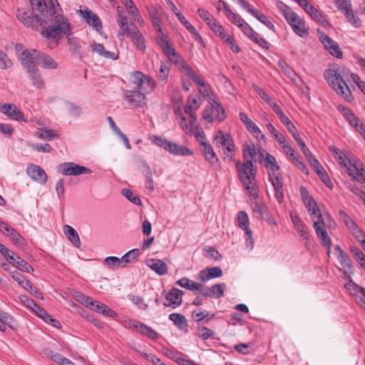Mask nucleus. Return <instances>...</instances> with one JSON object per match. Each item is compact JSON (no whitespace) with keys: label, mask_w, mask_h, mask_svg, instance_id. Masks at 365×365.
<instances>
[{"label":"nucleus","mask_w":365,"mask_h":365,"mask_svg":"<svg viewBox=\"0 0 365 365\" xmlns=\"http://www.w3.org/2000/svg\"><path fill=\"white\" fill-rule=\"evenodd\" d=\"M38 317L41 318L44 322L48 317H51V315L42 307H41L38 304H36L34 309H31Z\"/></svg>","instance_id":"60"},{"label":"nucleus","mask_w":365,"mask_h":365,"mask_svg":"<svg viewBox=\"0 0 365 365\" xmlns=\"http://www.w3.org/2000/svg\"><path fill=\"white\" fill-rule=\"evenodd\" d=\"M238 226L245 232L251 230L249 228V217L245 211H240L237 215Z\"/></svg>","instance_id":"45"},{"label":"nucleus","mask_w":365,"mask_h":365,"mask_svg":"<svg viewBox=\"0 0 365 365\" xmlns=\"http://www.w3.org/2000/svg\"><path fill=\"white\" fill-rule=\"evenodd\" d=\"M150 262V264H148V266L159 275H164L168 273L167 264L163 260L152 259Z\"/></svg>","instance_id":"32"},{"label":"nucleus","mask_w":365,"mask_h":365,"mask_svg":"<svg viewBox=\"0 0 365 365\" xmlns=\"http://www.w3.org/2000/svg\"><path fill=\"white\" fill-rule=\"evenodd\" d=\"M124 96L130 106L133 108L143 107L146 105L145 93L137 90H126Z\"/></svg>","instance_id":"10"},{"label":"nucleus","mask_w":365,"mask_h":365,"mask_svg":"<svg viewBox=\"0 0 365 365\" xmlns=\"http://www.w3.org/2000/svg\"><path fill=\"white\" fill-rule=\"evenodd\" d=\"M242 31L247 35L251 40L255 38V36H257V33L255 32L250 26L245 22L244 24H241V27L240 28Z\"/></svg>","instance_id":"61"},{"label":"nucleus","mask_w":365,"mask_h":365,"mask_svg":"<svg viewBox=\"0 0 365 365\" xmlns=\"http://www.w3.org/2000/svg\"><path fill=\"white\" fill-rule=\"evenodd\" d=\"M197 334L200 338L202 339H207L210 337L213 336L215 332L205 327L199 326L197 328Z\"/></svg>","instance_id":"55"},{"label":"nucleus","mask_w":365,"mask_h":365,"mask_svg":"<svg viewBox=\"0 0 365 365\" xmlns=\"http://www.w3.org/2000/svg\"><path fill=\"white\" fill-rule=\"evenodd\" d=\"M338 109L352 126L354 123L359 122V119L349 108L339 106Z\"/></svg>","instance_id":"43"},{"label":"nucleus","mask_w":365,"mask_h":365,"mask_svg":"<svg viewBox=\"0 0 365 365\" xmlns=\"http://www.w3.org/2000/svg\"><path fill=\"white\" fill-rule=\"evenodd\" d=\"M131 41L138 49L143 52L145 51V38L139 31H133L131 34Z\"/></svg>","instance_id":"37"},{"label":"nucleus","mask_w":365,"mask_h":365,"mask_svg":"<svg viewBox=\"0 0 365 365\" xmlns=\"http://www.w3.org/2000/svg\"><path fill=\"white\" fill-rule=\"evenodd\" d=\"M74 298L76 299V301L81 303L82 304H84L87 307H89L90 303H91V300L93 299L92 298L86 296L78 292L75 293Z\"/></svg>","instance_id":"62"},{"label":"nucleus","mask_w":365,"mask_h":365,"mask_svg":"<svg viewBox=\"0 0 365 365\" xmlns=\"http://www.w3.org/2000/svg\"><path fill=\"white\" fill-rule=\"evenodd\" d=\"M252 88L264 101H266L271 107H273V105L271 102V98H269L268 94L263 89L259 88L256 84H252Z\"/></svg>","instance_id":"57"},{"label":"nucleus","mask_w":365,"mask_h":365,"mask_svg":"<svg viewBox=\"0 0 365 365\" xmlns=\"http://www.w3.org/2000/svg\"><path fill=\"white\" fill-rule=\"evenodd\" d=\"M63 232L67 236L71 243L76 247H79L81 245V241L76 230L70 225H65L63 227Z\"/></svg>","instance_id":"34"},{"label":"nucleus","mask_w":365,"mask_h":365,"mask_svg":"<svg viewBox=\"0 0 365 365\" xmlns=\"http://www.w3.org/2000/svg\"><path fill=\"white\" fill-rule=\"evenodd\" d=\"M168 59L170 63H173L181 71L184 72L186 76H187L189 70H193L186 63H185L182 56L178 55L177 53L174 56H171Z\"/></svg>","instance_id":"36"},{"label":"nucleus","mask_w":365,"mask_h":365,"mask_svg":"<svg viewBox=\"0 0 365 365\" xmlns=\"http://www.w3.org/2000/svg\"><path fill=\"white\" fill-rule=\"evenodd\" d=\"M309 163L314 168V170L319 175L324 184L327 186L331 187L332 184L329 178V176L319 161L315 158H313L309 161Z\"/></svg>","instance_id":"25"},{"label":"nucleus","mask_w":365,"mask_h":365,"mask_svg":"<svg viewBox=\"0 0 365 365\" xmlns=\"http://www.w3.org/2000/svg\"><path fill=\"white\" fill-rule=\"evenodd\" d=\"M351 231L352 232L355 239L361 245L365 242V234L362 230L358 228L357 225L356 226V228H353Z\"/></svg>","instance_id":"64"},{"label":"nucleus","mask_w":365,"mask_h":365,"mask_svg":"<svg viewBox=\"0 0 365 365\" xmlns=\"http://www.w3.org/2000/svg\"><path fill=\"white\" fill-rule=\"evenodd\" d=\"M337 257L340 262V264L344 267L347 269L346 270H345L344 272V277L349 278L350 274L353 273L351 259L344 251H340V255H339Z\"/></svg>","instance_id":"29"},{"label":"nucleus","mask_w":365,"mask_h":365,"mask_svg":"<svg viewBox=\"0 0 365 365\" xmlns=\"http://www.w3.org/2000/svg\"><path fill=\"white\" fill-rule=\"evenodd\" d=\"M38 60L40 61L42 65L50 69H55L58 67V63L55 60L48 55L39 51Z\"/></svg>","instance_id":"40"},{"label":"nucleus","mask_w":365,"mask_h":365,"mask_svg":"<svg viewBox=\"0 0 365 365\" xmlns=\"http://www.w3.org/2000/svg\"><path fill=\"white\" fill-rule=\"evenodd\" d=\"M257 155L256 148L252 143H245L243 145V158L244 160L247 159L252 160L253 163V159Z\"/></svg>","instance_id":"41"},{"label":"nucleus","mask_w":365,"mask_h":365,"mask_svg":"<svg viewBox=\"0 0 365 365\" xmlns=\"http://www.w3.org/2000/svg\"><path fill=\"white\" fill-rule=\"evenodd\" d=\"M28 175L35 181L45 184L47 181V175L40 166L32 165L27 168Z\"/></svg>","instance_id":"17"},{"label":"nucleus","mask_w":365,"mask_h":365,"mask_svg":"<svg viewBox=\"0 0 365 365\" xmlns=\"http://www.w3.org/2000/svg\"><path fill=\"white\" fill-rule=\"evenodd\" d=\"M153 143L175 155H192V152L187 147L179 145L161 136H153Z\"/></svg>","instance_id":"4"},{"label":"nucleus","mask_w":365,"mask_h":365,"mask_svg":"<svg viewBox=\"0 0 365 365\" xmlns=\"http://www.w3.org/2000/svg\"><path fill=\"white\" fill-rule=\"evenodd\" d=\"M222 276V270L220 267H207L200 271V279L202 282H207L210 279Z\"/></svg>","instance_id":"23"},{"label":"nucleus","mask_w":365,"mask_h":365,"mask_svg":"<svg viewBox=\"0 0 365 365\" xmlns=\"http://www.w3.org/2000/svg\"><path fill=\"white\" fill-rule=\"evenodd\" d=\"M80 13L83 16L85 21L95 29L98 32L101 33L102 24L99 17L89 9L80 10Z\"/></svg>","instance_id":"18"},{"label":"nucleus","mask_w":365,"mask_h":365,"mask_svg":"<svg viewBox=\"0 0 365 365\" xmlns=\"http://www.w3.org/2000/svg\"><path fill=\"white\" fill-rule=\"evenodd\" d=\"M169 319L180 329L187 327V319L184 315L178 313H173L169 315Z\"/></svg>","instance_id":"38"},{"label":"nucleus","mask_w":365,"mask_h":365,"mask_svg":"<svg viewBox=\"0 0 365 365\" xmlns=\"http://www.w3.org/2000/svg\"><path fill=\"white\" fill-rule=\"evenodd\" d=\"M15 320L8 313L0 309V331H5L6 327L11 329H15Z\"/></svg>","instance_id":"28"},{"label":"nucleus","mask_w":365,"mask_h":365,"mask_svg":"<svg viewBox=\"0 0 365 365\" xmlns=\"http://www.w3.org/2000/svg\"><path fill=\"white\" fill-rule=\"evenodd\" d=\"M209 104L213 108V115L215 116V118L220 122L223 121L226 118V115L225 109L221 103L217 102L216 98L214 99L212 97H210Z\"/></svg>","instance_id":"26"},{"label":"nucleus","mask_w":365,"mask_h":365,"mask_svg":"<svg viewBox=\"0 0 365 365\" xmlns=\"http://www.w3.org/2000/svg\"><path fill=\"white\" fill-rule=\"evenodd\" d=\"M224 284H215L209 287V297H217L220 298L224 294Z\"/></svg>","instance_id":"49"},{"label":"nucleus","mask_w":365,"mask_h":365,"mask_svg":"<svg viewBox=\"0 0 365 365\" xmlns=\"http://www.w3.org/2000/svg\"><path fill=\"white\" fill-rule=\"evenodd\" d=\"M187 76L192 79L193 82L199 85L200 87L198 91L204 97H207L208 100L210 99V97H212L214 99L216 98L215 96L211 91L210 85L205 83L204 81L195 73L194 70H189Z\"/></svg>","instance_id":"13"},{"label":"nucleus","mask_w":365,"mask_h":365,"mask_svg":"<svg viewBox=\"0 0 365 365\" xmlns=\"http://www.w3.org/2000/svg\"><path fill=\"white\" fill-rule=\"evenodd\" d=\"M344 168H346L348 174L355 180L361 182H365V170L360 168L356 161L354 163L349 160L347 166H345Z\"/></svg>","instance_id":"16"},{"label":"nucleus","mask_w":365,"mask_h":365,"mask_svg":"<svg viewBox=\"0 0 365 365\" xmlns=\"http://www.w3.org/2000/svg\"><path fill=\"white\" fill-rule=\"evenodd\" d=\"M245 9H246L263 24L266 25L268 28L272 29L274 27L272 23L267 19V17L261 11L254 9L250 4H249V7H246Z\"/></svg>","instance_id":"31"},{"label":"nucleus","mask_w":365,"mask_h":365,"mask_svg":"<svg viewBox=\"0 0 365 365\" xmlns=\"http://www.w3.org/2000/svg\"><path fill=\"white\" fill-rule=\"evenodd\" d=\"M8 262L14 266L18 269L30 273L34 272V268L26 260L20 257L19 255H15L13 253L12 257H9Z\"/></svg>","instance_id":"21"},{"label":"nucleus","mask_w":365,"mask_h":365,"mask_svg":"<svg viewBox=\"0 0 365 365\" xmlns=\"http://www.w3.org/2000/svg\"><path fill=\"white\" fill-rule=\"evenodd\" d=\"M319 38L320 41L324 45V48L334 56L338 58H342V51L338 43L332 40L329 36L317 29Z\"/></svg>","instance_id":"9"},{"label":"nucleus","mask_w":365,"mask_h":365,"mask_svg":"<svg viewBox=\"0 0 365 365\" xmlns=\"http://www.w3.org/2000/svg\"><path fill=\"white\" fill-rule=\"evenodd\" d=\"M313 222L314 228L317 237L321 240L322 245L328 248V251L329 252L331 246V241L330 237L328 236L327 232L323 227L324 222L322 213H319L317 215V220Z\"/></svg>","instance_id":"12"},{"label":"nucleus","mask_w":365,"mask_h":365,"mask_svg":"<svg viewBox=\"0 0 365 365\" xmlns=\"http://www.w3.org/2000/svg\"><path fill=\"white\" fill-rule=\"evenodd\" d=\"M22 288H24L27 292H30L33 294L36 298L43 299V297L40 290L34 285L29 280L26 279L25 281V284L23 285Z\"/></svg>","instance_id":"47"},{"label":"nucleus","mask_w":365,"mask_h":365,"mask_svg":"<svg viewBox=\"0 0 365 365\" xmlns=\"http://www.w3.org/2000/svg\"><path fill=\"white\" fill-rule=\"evenodd\" d=\"M184 292L176 287H173L165 296V299L168 302H164L165 307L173 306V307H179L182 303V296Z\"/></svg>","instance_id":"15"},{"label":"nucleus","mask_w":365,"mask_h":365,"mask_svg":"<svg viewBox=\"0 0 365 365\" xmlns=\"http://www.w3.org/2000/svg\"><path fill=\"white\" fill-rule=\"evenodd\" d=\"M140 255V252L138 249H133L125 253L122 257V260L124 264L130 263L133 261H137L138 257Z\"/></svg>","instance_id":"50"},{"label":"nucleus","mask_w":365,"mask_h":365,"mask_svg":"<svg viewBox=\"0 0 365 365\" xmlns=\"http://www.w3.org/2000/svg\"><path fill=\"white\" fill-rule=\"evenodd\" d=\"M37 136L39 138L51 140L55 138L58 137V133L57 131L53 130V129H43V128H39L37 131Z\"/></svg>","instance_id":"42"},{"label":"nucleus","mask_w":365,"mask_h":365,"mask_svg":"<svg viewBox=\"0 0 365 365\" xmlns=\"http://www.w3.org/2000/svg\"><path fill=\"white\" fill-rule=\"evenodd\" d=\"M33 10H37L43 16L41 35L53 41L55 46L63 35L69 34L70 24L55 8L53 0H30Z\"/></svg>","instance_id":"1"},{"label":"nucleus","mask_w":365,"mask_h":365,"mask_svg":"<svg viewBox=\"0 0 365 365\" xmlns=\"http://www.w3.org/2000/svg\"><path fill=\"white\" fill-rule=\"evenodd\" d=\"M249 123L250 124L247 125L246 128L252 133V135L256 138L264 139V135L261 133L260 130L256 125V124L253 121Z\"/></svg>","instance_id":"56"},{"label":"nucleus","mask_w":365,"mask_h":365,"mask_svg":"<svg viewBox=\"0 0 365 365\" xmlns=\"http://www.w3.org/2000/svg\"><path fill=\"white\" fill-rule=\"evenodd\" d=\"M337 8L344 14L346 19L355 27L361 26V20L356 16L351 9V1L349 0H336Z\"/></svg>","instance_id":"11"},{"label":"nucleus","mask_w":365,"mask_h":365,"mask_svg":"<svg viewBox=\"0 0 365 365\" xmlns=\"http://www.w3.org/2000/svg\"><path fill=\"white\" fill-rule=\"evenodd\" d=\"M16 18L24 25L31 26L33 29L37 30L43 26V16H34L30 12L23 11L21 9L16 11Z\"/></svg>","instance_id":"8"},{"label":"nucleus","mask_w":365,"mask_h":365,"mask_svg":"<svg viewBox=\"0 0 365 365\" xmlns=\"http://www.w3.org/2000/svg\"><path fill=\"white\" fill-rule=\"evenodd\" d=\"M306 13L314 21H316L318 24H321L324 27H330L331 25L329 22L327 20L324 15L319 11L317 8H315L313 5L309 6V8L306 11Z\"/></svg>","instance_id":"24"},{"label":"nucleus","mask_w":365,"mask_h":365,"mask_svg":"<svg viewBox=\"0 0 365 365\" xmlns=\"http://www.w3.org/2000/svg\"><path fill=\"white\" fill-rule=\"evenodd\" d=\"M170 73V62H161L158 73V78L162 81H166Z\"/></svg>","instance_id":"53"},{"label":"nucleus","mask_w":365,"mask_h":365,"mask_svg":"<svg viewBox=\"0 0 365 365\" xmlns=\"http://www.w3.org/2000/svg\"><path fill=\"white\" fill-rule=\"evenodd\" d=\"M39 51L36 49H26L21 53V63L28 70V66H36L34 63V60H38Z\"/></svg>","instance_id":"20"},{"label":"nucleus","mask_w":365,"mask_h":365,"mask_svg":"<svg viewBox=\"0 0 365 365\" xmlns=\"http://www.w3.org/2000/svg\"><path fill=\"white\" fill-rule=\"evenodd\" d=\"M104 262L112 268L119 267L120 266L125 267L126 266L124 262H123L122 258L120 259L117 257H108L104 259Z\"/></svg>","instance_id":"52"},{"label":"nucleus","mask_w":365,"mask_h":365,"mask_svg":"<svg viewBox=\"0 0 365 365\" xmlns=\"http://www.w3.org/2000/svg\"><path fill=\"white\" fill-rule=\"evenodd\" d=\"M303 202L305 205V207L307 208L312 220L313 221L317 220V215L319 213H321V212L319 211V208L318 207L316 201L312 197H311Z\"/></svg>","instance_id":"33"},{"label":"nucleus","mask_w":365,"mask_h":365,"mask_svg":"<svg viewBox=\"0 0 365 365\" xmlns=\"http://www.w3.org/2000/svg\"><path fill=\"white\" fill-rule=\"evenodd\" d=\"M290 217L295 230L304 240H308L307 227L304 222L298 217L295 212H290Z\"/></svg>","instance_id":"19"},{"label":"nucleus","mask_w":365,"mask_h":365,"mask_svg":"<svg viewBox=\"0 0 365 365\" xmlns=\"http://www.w3.org/2000/svg\"><path fill=\"white\" fill-rule=\"evenodd\" d=\"M0 110L10 119L26 122L24 113L14 104L5 103L0 105Z\"/></svg>","instance_id":"14"},{"label":"nucleus","mask_w":365,"mask_h":365,"mask_svg":"<svg viewBox=\"0 0 365 365\" xmlns=\"http://www.w3.org/2000/svg\"><path fill=\"white\" fill-rule=\"evenodd\" d=\"M139 330L142 334H144L151 339H157L159 337V334L150 327L145 324H140Z\"/></svg>","instance_id":"48"},{"label":"nucleus","mask_w":365,"mask_h":365,"mask_svg":"<svg viewBox=\"0 0 365 365\" xmlns=\"http://www.w3.org/2000/svg\"><path fill=\"white\" fill-rule=\"evenodd\" d=\"M132 76L135 88L140 89L142 92L144 91L145 93H148V91L145 90V88L144 87V80L145 79L146 76L140 71H135Z\"/></svg>","instance_id":"39"},{"label":"nucleus","mask_w":365,"mask_h":365,"mask_svg":"<svg viewBox=\"0 0 365 365\" xmlns=\"http://www.w3.org/2000/svg\"><path fill=\"white\" fill-rule=\"evenodd\" d=\"M341 73L345 74L346 69L342 71L336 69H328L324 72V78L327 83L335 91L343 97L346 101H351L353 99L351 91Z\"/></svg>","instance_id":"2"},{"label":"nucleus","mask_w":365,"mask_h":365,"mask_svg":"<svg viewBox=\"0 0 365 365\" xmlns=\"http://www.w3.org/2000/svg\"><path fill=\"white\" fill-rule=\"evenodd\" d=\"M275 115H277L281 123L286 126L289 132L294 131V125L289 120L287 115L282 110V108L275 104Z\"/></svg>","instance_id":"30"},{"label":"nucleus","mask_w":365,"mask_h":365,"mask_svg":"<svg viewBox=\"0 0 365 365\" xmlns=\"http://www.w3.org/2000/svg\"><path fill=\"white\" fill-rule=\"evenodd\" d=\"M253 161L264 165L268 170L269 180L274 186V157L269 154L264 148H258L256 157Z\"/></svg>","instance_id":"6"},{"label":"nucleus","mask_w":365,"mask_h":365,"mask_svg":"<svg viewBox=\"0 0 365 365\" xmlns=\"http://www.w3.org/2000/svg\"><path fill=\"white\" fill-rule=\"evenodd\" d=\"M58 171L64 175H80L82 174H91L92 170L89 168L74 163H61L58 167Z\"/></svg>","instance_id":"7"},{"label":"nucleus","mask_w":365,"mask_h":365,"mask_svg":"<svg viewBox=\"0 0 365 365\" xmlns=\"http://www.w3.org/2000/svg\"><path fill=\"white\" fill-rule=\"evenodd\" d=\"M28 73L32 80L33 85L38 89L43 88L45 87V81L41 74V72L36 66H29Z\"/></svg>","instance_id":"22"},{"label":"nucleus","mask_w":365,"mask_h":365,"mask_svg":"<svg viewBox=\"0 0 365 365\" xmlns=\"http://www.w3.org/2000/svg\"><path fill=\"white\" fill-rule=\"evenodd\" d=\"M129 299L133 304L137 305L139 309L143 310L147 309L148 304L144 302V299L141 297L136 295H129Z\"/></svg>","instance_id":"58"},{"label":"nucleus","mask_w":365,"mask_h":365,"mask_svg":"<svg viewBox=\"0 0 365 365\" xmlns=\"http://www.w3.org/2000/svg\"><path fill=\"white\" fill-rule=\"evenodd\" d=\"M7 235L10 237L11 240L16 245L24 246L26 245V240L13 227L11 228V230L7 234Z\"/></svg>","instance_id":"44"},{"label":"nucleus","mask_w":365,"mask_h":365,"mask_svg":"<svg viewBox=\"0 0 365 365\" xmlns=\"http://www.w3.org/2000/svg\"><path fill=\"white\" fill-rule=\"evenodd\" d=\"M12 66V62L7 58L5 53L0 50V68L6 69Z\"/></svg>","instance_id":"63"},{"label":"nucleus","mask_w":365,"mask_h":365,"mask_svg":"<svg viewBox=\"0 0 365 365\" xmlns=\"http://www.w3.org/2000/svg\"><path fill=\"white\" fill-rule=\"evenodd\" d=\"M121 193L133 204H141V201L139 197L136 195H134L130 189L124 188L121 190Z\"/></svg>","instance_id":"54"},{"label":"nucleus","mask_w":365,"mask_h":365,"mask_svg":"<svg viewBox=\"0 0 365 365\" xmlns=\"http://www.w3.org/2000/svg\"><path fill=\"white\" fill-rule=\"evenodd\" d=\"M275 197L279 203L282 202L284 199L282 184L279 182L278 178H275Z\"/></svg>","instance_id":"59"},{"label":"nucleus","mask_w":365,"mask_h":365,"mask_svg":"<svg viewBox=\"0 0 365 365\" xmlns=\"http://www.w3.org/2000/svg\"><path fill=\"white\" fill-rule=\"evenodd\" d=\"M197 14L203 19V21H205L209 27H211L213 23L216 22L215 19L207 10L203 9H198Z\"/></svg>","instance_id":"51"},{"label":"nucleus","mask_w":365,"mask_h":365,"mask_svg":"<svg viewBox=\"0 0 365 365\" xmlns=\"http://www.w3.org/2000/svg\"><path fill=\"white\" fill-rule=\"evenodd\" d=\"M280 10L293 31L302 38L309 35V27L307 26L305 21L290 8L286 6H280Z\"/></svg>","instance_id":"3"},{"label":"nucleus","mask_w":365,"mask_h":365,"mask_svg":"<svg viewBox=\"0 0 365 365\" xmlns=\"http://www.w3.org/2000/svg\"><path fill=\"white\" fill-rule=\"evenodd\" d=\"M235 166L239 179L243 185L252 184L255 181V170L252 160L247 159L243 163L237 160Z\"/></svg>","instance_id":"5"},{"label":"nucleus","mask_w":365,"mask_h":365,"mask_svg":"<svg viewBox=\"0 0 365 365\" xmlns=\"http://www.w3.org/2000/svg\"><path fill=\"white\" fill-rule=\"evenodd\" d=\"M176 284L187 289L190 291L195 292V289L197 288V282H195L188 278L182 277L180 279H178L176 282Z\"/></svg>","instance_id":"46"},{"label":"nucleus","mask_w":365,"mask_h":365,"mask_svg":"<svg viewBox=\"0 0 365 365\" xmlns=\"http://www.w3.org/2000/svg\"><path fill=\"white\" fill-rule=\"evenodd\" d=\"M201 151L205 157V159L209 163L214 164L215 162L218 161V159L212 148V146L208 143H203L200 145Z\"/></svg>","instance_id":"35"},{"label":"nucleus","mask_w":365,"mask_h":365,"mask_svg":"<svg viewBox=\"0 0 365 365\" xmlns=\"http://www.w3.org/2000/svg\"><path fill=\"white\" fill-rule=\"evenodd\" d=\"M159 10H161V7H159V9L153 6L148 8L149 16L156 31H160L162 27V21L160 18Z\"/></svg>","instance_id":"27"}]
</instances>
